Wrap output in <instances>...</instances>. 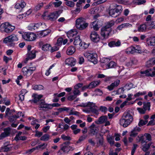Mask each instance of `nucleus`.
<instances>
[{
	"label": "nucleus",
	"instance_id": "1",
	"mask_svg": "<svg viewBox=\"0 0 155 155\" xmlns=\"http://www.w3.org/2000/svg\"><path fill=\"white\" fill-rule=\"evenodd\" d=\"M114 24V21L111 20L107 22L105 26L101 27V36L103 37L104 39H107L108 38L112 31L111 27L113 26Z\"/></svg>",
	"mask_w": 155,
	"mask_h": 155
},
{
	"label": "nucleus",
	"instance_id": "2",
	"mask_svg": "<svg viewBox=\"0 0 155 155\" xmlns=\"http://www.w3.org/2000/svg\"><path fill=\"white\" fill-rule=\"evenodd\" d=\"M133 120V116L129 110L123 114L120 120V124L124 127L125 128L129 125Z\"/></svg>",
	"mask_w": 155,
	"mask_h": 155
},
{
	"label": "nucleus",
	"instance_id": "3",
	"mask_svg": "<svg viewBox=\"0 0 155 155\" xmlns=\"http://www.w3.org/2000/svg\"><path fill=\"white\" fill-rule=\"evenodd\" d=\"M84 18L81 17L76 20V27L80 30H83L86 28L88 26V24L86 23L84 20Z\"/></svg>",
	"mask_w": 155,
	"mask_h": 155
},
{
	"label": "nucleus",
	"instance_id": "4",
	"mask_svg": "<svg viewBox=\"0 0 155 155\" xmlns=\"http://www.w3.org/2000/svg\"><path fill=\"white\" fill-rule=\"evenodd\" d=\"M84 55L88 61L93 63L94 64H95L97 63V55L96 53L91 54L89 53H85Z\"/></svg>",
	"mask_w": 155,
	"mask_h": 155
},
{
	"label": "nucleus",
	"instance_id": "5",
	"mask_svg": "<svg viewBox=\"0 0 155 155\" xmlns=\"http://www.w3.org/2000/svg\"><path fill=\"white\" fill-rule=\"evenodd\" d=\"M88 107H89V109L83 110V111L87 113H89L91 112L95 114H97L98 113V110L97 109L98 107L93 102V104H91Z\"/></svg>",
	"mask_w": 155,
	"mask_h": 155
},
{
	"label": "nucleus",
	"instance_id": "6",
	"mask_svg": "<svg viewBox=\"0 0 155 155\" xmlns=\"http://www.w3.org/2000/svg\"><path fill=\"white\" fill-rule=\"evenodd\" d=\"M1 25L3 27L4 31L7 33L11 32L15 28V26L12 25L9 22H5Z\"/></svg>",
	"mask_w": 155,
	"mask_h": 155
},
{
	"label": "nucleus",
	"instance_id": "7",
	"mask_svg": "<svg viewBox=\"0 0 155 155\" xmlns=\"http://www.w3.org/2000/svg\"><path fill=\"white\" fill-rule=\"evenodd\" d=\"M36 35L34 33L31 32H28L25 35H22L23 38L26 41H34L35 40L36 38Z\"/></svg>",
	"mask_w": 155,
	"mask_h": 155
},
{
	"label": "nucleus",
	"instance_id": "8",
	"mask_svg": "<svg viewBox=\"0 0 155 155\" xmlns=\"http://www.w3.org/2000/svg\"><path fill=\"white\" fill-rule=\"evenodd\" d=\"M90 38L91 41L94 43H97L100 40L99 35L95 31L91 32L90 34Z\"/></svg>",
	"mask_w": 155,
	"mask_h": 155
},
{
	"label": "nucleus",
	"instance_id": "9",
	"mask_svg": "<svg viewBox=\"0 0 155 155\" xmlns=\"http://www.w3.org/2000/svg\"><path fill=\"white\" fill-rule=\"evenodd\" d=\"M18 40L17 35L14 34L11 35L4 38V43L7 44L8 42H14Z\"/></svg>",
	"mask_w": 155,
	"mask_h": 155
},
{
	"label": "nucleus",
	"instance_id": "10",
	"mask_svg": "<svg viewBox=\"0 0 155 155\" xmlns=\"http://www.w3.org/2000/svg\"><path fill=\"white\" fill-rule=\"evenodd\" d=\"M76 62V60L73 58H67L65 61V64L71 67L74 66Z\"/></svg>",
	"mask_w": 155,
	"mask_h": 155
},
{
	"label": "nucleus",
	"instance_id": "11",
	"mask_svg": "<svg viewBox=\"0 0 155 155\" xmlns=\"http://www.w3.org/2000/svg\"><path fill=\"white\" fill-rule=\"evenodd\" d=\"M29 101L31 102V103L33 102L39 105L38 107L40 108H43V106H44V104L45 102L44 100H36V99L35 100H30Z\"/></svg>",
	"mask_w": 155,
	"mask_h": 155
},
{
	"label": "nucleus",
	"instance_id": "12",
	"mask_svg": "<svg viewBox=\"0 0 155 155\" xmlns=\"http://www.w3.org/2000/svg\"><path fill=\"white\" fill-rule=\"evenodd\" d=\"M26 3L23 0H21L19 3H17L15 6V8L16 9H20V11H21L22 9L24 8L26 5Z\"/></svg>",
	"mask_w": 155,
	"mask_h": 155
},
{
	"label": "nucleus",
	"instance_id": "13",
	"mask_svg": "<svg viewBox=\"0 0 155 155\" xmlns=\"http://www.w3.org/2000/svg\"><path fill=\"white\" fill-rule=\"evenodd\" d=\"M107 120V116H102L99 117L98 120L95 121V122L97 124H100L104 123Z\"/></svg>",
	"mask_w": 155,
	"mask_h": 155
},
{
	"label": "nucleus",
	"instance_id": "14",
	"mask_svg": "<svg viewBox=\"0 0 155 155\" xmlns=\"http://www.w3.org/2000/svg\"><path fill=\"white\" fill-rule=\"evenodd\" d=\"M120 82V80H117L114 81V82L111 83L110 85L108 86L107 87V88L110 91H111L115 87L118 86Z\"/></svg>",
	"mask_w": 155,
	"mask_h": 155
},
{
	"label": "nucleus",
	"instance_id": "15",
	"mask_svg": "<svg viewBox=\"0 0 155 155\" xmlns=\"http://www.w3.org/2000/svg\"><path fill=\"white\" fill-rule=\"evenodd\" d=\"M99 136L97 137V135L96 136V138L97 139V143L99 146H103L104 141L103 137L100 134H99Z\"/></svg>",
	"mask_w": 155,
	"mask_h": 155
},
{
	"label": "nucleus",
	"instance_id": "16",
	"mask_svg": "<svg viewBox=\"0 0 155 155\" xmlns=\"http://www.w3.org/2000/svg\"><path fill=\"white\" fill-rule=\"evenodd\" d=\"M74 149V148L70 146H64L61 147V150L64 152L68 153L69 151H73Z\"/></svg>",
	"mask_w": 155,
	"mask_h": 155
},
{
	"label": "nucleus",
	"instance_id": "17",
	"mask_svg": "<svg viewBox=\"0 0 155 155\" xmlns=\"http://www.w3.org/2000/svg\"><path fill=\"white\" fill-rule=\"evenodd\" d=\"M108 45L111 47L115 46L118 47L120 45L121 42L120 41L118 40L117 42L115 41H112L109 42L108 44Z\"/></svg>",
	"mask_w": 155,
	"mask_h": 155
},
{
	"label": "nucleus",
	"instance_id": "18",
	"mask_svg": "<svg viewBox=\"0 0 155 155\" xmlns=\"http://www.w3.org/2000/svg\"><path fill=\"white\" fill-rule=\"evenodd\" d=\"M47 17L48 20L51 21H54L57 18L54 12L50 13L49 15H47Z\"/></svg>",
	"mask_w": 155,
	"mask_h": 155
},
{
	"label": "nucleus",
	"instance_id": "19",
	"mask_svg": "<svg viewBox=\"0 0 155 155\" xmlns=\"http://www.w3.org/2000/svg\"><path fill=\"white\" fill-rule=\"evenodd\" d=\"M75 48L73 46H70L67 49L66 53L68 55H71L75 52Z\"/></svg>",
	"mask_w": 155,
	"mask_h": 155
},
{
	"label": "nucleus",
	"instance_id": "20",
	"mask_svg": "<svg viewBox=\"0 0 155 155\" xmlns=\"http://www.w3.org/2000/svg\"><path fill=\"white\" fill-rule=\"evenodd\" d=\"M155 64V58H153L150 59L146 62L147 67L149 68L152 67Z\"/></svg>",
	"mask_w": 155,
	"mask_h": 155
},
{
	"label": "nucleus",
	"instance_id": "21",
	"mask_svg": "<svg viewBox=\"0 0 155 155\" xmlns=\"http://www.w3.org/2000/svg\"><path fill=\"white\" fill-rule=\"evenodd\" d=\"M81 42L82 41L81 40L79 35H78L74 37L73 43L74 45H79L80 46Z\"/></svg>",
	"mask_w": 155,
	"mask_h": 155
},
{
	"label": "nucleus",
	"instance_id": "22",
	"mask_svg": "<svg viewBox=\"0 0 155 155\" xmlns=\"http://www.w3.org/2000/svg\"><path fill=\"white\" fill-rule=\"evenodd\" d=\"M10 146V144H8L5 145L4 147H1L0 150V152H7L11 150L12 147H9Z\"/></svg>",
	"mask_w": 155,
	"mask_h": 155
},
{
	"label": "nucleus",
	"instance_id": "23",
	"mask_svg": "<svg viewBox=\"0 0 155 155\" xmlns=\"http://www.w3.org/2000/svg\"><path fill=\"white\" fill-rule=\"evenodd\" d=\"M45 31H46V33H44V35L43 36V37L45 36L46 35H48L49 34L51 31V30L49 29H45L44 30H42L41 31V32H40L39 34H37V36H39L41 37L44 34V32H45Z\"/></svg>",
	"mask_w": 155,
	"mask_h": 155
},
{
	"label": "nucleus",
	"instance_id": "24",
	"mask_svg": "<svg viewBox=\"0 0 155 155\" xmlns=\"http://www.w3.org/2000/svg\"><path fill=\"white\" fill-rule=\"evenodd\" d=\"M36 52H37V51L35 50H32L31 51L28 52L26 55L28 56L29 55V57L31 58V60H32L35 58L36 53Z\"/></svg>",
	"mask_w": 155,
	"mask_h": 155
},
{
	"label": "nucleus",
	"instance_id": "25",
	"mask_svg": "<svg viewBox=\"0 0 155 155\" xmlns=\"http://www.w3.org/2000/svg\"><path fill=\"white\" fill-rule=\"evenodd\" d=\"M78 32L75 29H71L67 33V35L68 38L73 37L75 35H76Z\"/></svg>",
	"mask_w": 155,
	"mask_h": 155
},
{
	"label": "nucleus",
	"instance_id": "26",
	"mask_svg": "<svg viewBox=\"0 0 155 155\" xmlns=\"http://www.w3.org/2000/svg\"><path fill=\"white\" fill-rule=\"evenodd\" d=\"M129 50V52L131 54H134L135 53H140L141 52L139 51V50H137V49L135 48V47H134V46H131L129 47L128 48Z\"/></svg>",
	"mask_w": 155,
	"mask_h": 155
},
{
	"label": "nucleus",
	"instance_id": "27",
	"mask_svg": "<svg viewBox=\"0 0 155 155\" xmlns=\"http://www.w3.org/2000/svg\"><path fill=\"white\" fill-rule=\"evenodd\" d=\"M147 29V25L145 24L140 25L137 31L139 32L145 31Z\"/></svg>",
	"mask_w": 155,
	"mask_h": 155
},
{
	"label": "nucleus",
	"instance_id": "28",
	"mask_svg": "<svg viewBox=\"0 0 155 155\" xmlns=\"http://www.w3.org/2000/svg\"><path fill=\"white\" fill-rule=\"evenodd\" d=\"M109 15L111 16L112 17L115 18L118 15H115V10L113 8H111L110 7L109 8Z\"/></svg>",
	"mask_w": 155,
	"mask_h": 155
},
{
	"label": "nucleus",
	"instance_id": "29",
	"mask_svg": "<svg viewBox=\"0 0 155 155\" xmlns=\"http://www.w3.org/2000/svg\"><path fill=\"white\" fill-rule=\"evenodd\" d=\"M132 2L134 4L136 5H144L146 2V1L145 0H133Z\"/></svg>",
	"mask_w": 155,
	"mask_h": 155
},
{
	"label": "nucleus",
	"instance_id": "30",
	"mask_svg": "<svg viewBox=\"0 0 155 155\" xmlns=\"http://www.w3.org/2000/svg\"><path fill=\"white\" fill-rule=\"evenodd\" d=\"M51 47L50 45L46 43L42 46L41 49L44 51H48L49 50V48Z\"/></svg>",
	"mask_w": 155,
	"mask_h": 155
},
{
	"label": "nucleus",
	"instance_id": "31",
	"mask_svg": "<svg viewBox=\"0 0 155 155\" xmlns=\"http://www.w3.org/2000/svg\"><path fill=\"white\" fill-rule=\"evenodd\" d=\"M116 66V63L113 61H111L106 65V68H114Z\"/></svg>",
	"mask_w": 155,
	"mask_h": 155
},
{
	"label": "nucleus",
	"instance_id": "32",
	"mask_svg": "<svg viewBox=\"0 0 155 155\" xmlns=\"http://www.w3.org/2000/svg\"><path fill=\"white\" fill-rule=\"evenodd\" d=\"M100 84V82L98 81H93L91 82L88 85L89 86V89L94 88Z\"/></svg>",
	"mask_w": 155,
	"mask_h": 155
},
{
	"label": "nucleus",
	"instance_id": "33",
	"mask_svg": "<svg viewBox=\"0 0 155 155\" xmlns=\"http://www.w3.org/2000/svg\"><path fill=\"white\" fill-rule=\"evenodd\" d=\"M149 45L151 46H155V37H150L149 39Z\"/></svg>",
	"mask_w": 155,
	"mask_h": 155
},
{
	"label": "nucleus",
	"instance_id": "34",
	"mask_svg": "<svg viewBox=\"0 0 155 155\" xmlns=\"http://www.w3.org/2000/svg\"><path fill=\"white\" fill-rule=\"evenodd\" d=\"M49 139V135L47 134H45L42 136L40 139L41 140L46 141Z\"/></svg>",
	"mask_w": 155,
	"mask_h": 155
},
{
	"label": "nucleus",
	"instance_id": "35",
	"mask_svg": "<svg viewBox=\"0 0 155 155\" xmlns=\"http://www.w3.org/2000/svg\"><path fill=\"white\" fill-rule=\"evenodd\" d=\"M70 108L69 107H64L62 108H57L55 110H58L59 113H61L62 112L64 111H66L67 112H68V111L69 110Z\"/></svg>",
	"mask_w": 155,
	"mask_h": 155
},
{
	"label": "nucleus",
	"instance_id": "36",
	"mask_svg": "<svg viewBox=\"0 0 155 155\" xmlns=\"http://www.w3.org/2000/svg\"><path fill=\"white\" fill-rule=\"evenodd\" d=\"M93 104V102H88L87 103H82L81 104H79L77 106V107H88V106L91 105V104Z\"/></svg>",
	"mask_w": 155,
	"mask_h": 155
},
{
	"label": "nucleus",
	"instance_id": "37",
	"mask_svg": "<svg viewBox=\"0 0 155 155\" xmlns=\"http://www.w3.org/2000/svg\"><path fill=\"white\" fill-rule=\"evenodd\" d=\"M43 96L41 94L38 95L37 94H34L32 95V97H34L33 100H35V99L36 100H41V99L42 97Z\"/></svg>",
	"mask_w": 155,
	"mask_h": 155
},
{
	"label": "nucleus",
	"instance_id": "38",
	"mask_svg": "<svg viewBox=\"0 0 155 155\" xmlns=\"http://www.w3.org/2000/svg\"><path fill=\"white\" fill-rule=\"evenodd\" d=\"M65 4L67 5L71 8L74 7L75 5L74 2L71 1L66 2Z\"/></svg>",
	"mask_w": 155,
	"mask_h": 155
},
{
	"label": "nucleus",
	"instance_id": "39",
	"mask_svg": "<svg viewBox=\"0 0 155 155\" xmlns=\"http://www.w3.org/2000/svg\"><path fill=\"white\" fill-rule=\"evenodd\" d=\"M151 68L147 69L144 71H141L140 73L141 74H145L146 76L149 77L150 76H148V75L150 74V73H149L150 71H151Z\"/></svg>",
	"mask_w": 155,
	"mask_h": 155
},
{
	"label": "nucleus",
	"instance_id": "40",
	"mask_svg": "<svg viewBox=\"0 0 155 155\" xmlns=\"http://www.w3.org/2000/svg\"><path fill=\"white\" fill-rule=\"evenodd\" d=\"M148 122V120L144 121L143 120L141 119L138 123V125L139 127H141L146 124Z\"/></svg>",
	"mask_w": 155,
	"mask_h": 155
},
{
	"label": "nucleus",
	"instance_id": "41",
	"mask_svg": "<svg viewBox=\"0 0 155 155\" xmlns=\"http://www.w3.org/2000/svg\"><path fill=\"white\" fill-rule=\"evenodd\" d=\"M44 87L42 85H35L33 89L35 90H40L43 89Z\"/></svg>",
	"mask_w": 155,
	"mask_h": 155
},
{
	"label": "nucleus",
	"instance_id": "42",
	"mask_svg": "<svg viewBox=\"0 0 155 155\" xmlns=\"http://www.w3.org/2000/svg\"><path fill=\"white\" fill-rule=\"evenodd\" d=\"M138 138H139V141H141V143L143 144L144 143H145V144H146L147 142L146 141V140L145 139V138L144 137V136L142 135L140 137L139 136H138Z\"/></svg>",
	"mask_w": 155,
	"mask_h": 155
},
{
	"label": "nucleus",
	"instance_id": "43",
	"mask_svg": "<svg viewBox=\"0 0 155 155\" xmlns=\"http://www.w3.org/2000/svg\"><path fill=\"white\" fill-rule=\"evenodd\" d=\"M4 133L7 134L9 136L10 135L11 131V128L8 127L6 128H5L3 129Z\"/></svg>",
	"mask_w": 155,
	"mask_h": 155
},
{
	"label": "nucleus",
	"instance_id": "44",
	"mask_svg": "<svg viewBox=\"0 0 155 155\" xmlns=\"http://www.w3.org/2000/svg\"><path fill=\"white\" fill-rule=\"evenodd\" d=\"M61 138L64 140H71V138L69 136H66L65 134H63L61 135Z\"/></svg>",
	"mask_w": 155,
	"mask_h": 155
},
{
	"label": "nucleus",
	"instance_id": "45",
	"mask_svg": "<svg viewBox=\"0 0 155 155\" xmlns=\"http://www.w3.org/2000/svg\"><path fill=\"white\" fill-rule=\"evenodd\" d=\"M89 45V44H86L84 42H82L80 46L81 47V48L83 49H85L88 47Z\"/></svg>",
	"mask_w": 155,
	"mask_h": 155
},
{
	"label": "nucleus",
	"instance_id": "46",
	"mask_svg": "<svg viewBox=\"0 0 155 155\" xmlns=\"http://www.w3.org/2000/svg\"><path fill=\"white\" fill-rule=\"evenodd\" d=\"M87 137V135H85L84 134L83 135H82V136H81L79 137L78 141L77 142V143H80L81 142V141H83Z\"/></svg>",
	"mask_w": 155,
	"mask_h": 155
},
{
	"label": "nucleus",
	"instance_id": "47",
	"mask_svg": "<svg viewBox=\"0 0 155 155\" xmlns=\"http://www.w3.org/2000/svg\"><path fill=\"white\" fill-rule=\"evenodd\" d=\"M15 132H18V134H16V136L14 138V140L17 142L19 141L18 138L20 137V136L22 134V132L21 131L18 132L17 130Z\"/></svg>",
	"mask_w": 155,
	"mask_h": 155
},
{
	"label": "nucleus",
	"instance_id": "48",
	"mask_svg": "<svg viewBox=\"0 0 155 155\" xmlns=\"http://www.w3.org/2000/svg\"><path fill=\"white\" fill-rule=\"evenodd\" d=\"M94 92H96V95L97 96H101L103 94L102 90L98 88L96 89Z\"/></svg>",
	"mask_w": 155,
	"mask_h": 155
},
{
	"label": "nucleus",
	"instance_id": "49",
	"mask_svg": "<svg viewBox=\"0 0 155 155\" xmlns=\"http://www.w3.org/2000/svg\"><path fill=\"white\" fill-rule=\"evenodd\" d=\"M135 128L131 132V134H130V136L132 137H136L138 134V133L135 131Z\"/></svg>",
	"mask_w": 155,
	"mask_h": 155
},
{
	"label": "nucleus",
	"instance_id": "50",
	"mask_svg": "<svg viewBox=\"0 0 155 155\" xmlns=\"http://www.w3.org/2000/svg\"><path fill=\"white\" fill-rule=\"evenodd\" d=\"M63 38H62L60 37L59 38L57 41L56 43V45L58 46L61 45L63 41Z\"/></svg>",
	"mask_w": 155,
	"mask_h": 155
},
{
	"label": "nucleus",
	"instance_id": "51",
	"mask_svg": "<svg viewBox=\"0 0 155 155\" xmlns=\"http://www.w3.org/2000/svg\"><path fill=\"white\" fill-rule=\"evenodd\" d=\"M43 108H47L49 109H51L53 107L51 104H47L45 103L43 106Z\"/></svg>",
	"mask_w": 155,
	"mask_h": 155
},
{
	"label": "nucleus",
	"instance_id": "52",
	"mask_svg": "<svg viewBox=\"0 0 155 155\" xmlns=\"http://www.w3.org/2000/svg\"><path fill=\"white\" fill-rule=\"evenodd\" d=\"M43 6V3L41 2L38 4L35 7V9L36 11L40 10Z\"/></svg>",
	"mask_w": 155,
	"mask_h": 155
},
{
	"label": "nucleus",
	"instance_id": "53",
	"mask_svg": "<svg viewBox=\"0 0 155 155\" xmlns=\"http://www.w3.org/2000/svg\"><path fill=\"white\" fill-rule=\"evenodd\" d=\"M143 109L146 110L147 109V107L149 105H150V102H144L143 103Z\"/></svg>",
	"mask_w": 155,
	"mask_h": 155
},
{
	"label": "nucleus",
	"instance_id": "54",
	"mask_svg": "<svg viewBox=\"0 0 155 155\" xmlns=\"http://www.w3.org/2000/svg\"><path fill=\"white\" fill-rule=\"evenodd\" d=\"M144 136L146 137V140H147L149 141H151L152 140L151 136L150 134L148 133H145Z\"/></svg>",
	"mask_w": 155,
	"mask_h": 155
},
{
	"label": "nucleus",
	"instance_id": "55",
	"mask_svg": "<svg viewBox=\"0 0 155 155\" xmlns=\"http://www.w3.org/2000/svg\"><path fill=\"white\" fill-rule=\"evenodd\" d=\"M53 4L54 5L55 8H57L59 7L62 4V2L61 1L58 2H53Z\"/></svg>",
	"mask_w": 155,
	"mask_h": 155
},
{
	"label": "nucleus",
	"instance_id": "56",
	"mask_svg": "<svg viewBox=\"0 0 155 155\" xmlns=\"http://www.w3.org/2000/svg\"><path fill=\"white\" fill-rule=\"evenodd\" d=\"M137 110H138V112L139 113L141 114H145L146 112V111L145 110L142 108L138 107L137 108Z\"/></svg>",
	"mask_w": 155,
	"mask_h": 155
},
{
	"label": "nucleus",
	"instance_id": "57",
	"mask_svg": "<svg viewBox=\"0 0 155 155\" xmlns=\"http://www.w3.org/2000/svg\"><path fill=\"white\" fill-rule=\"evenodd\" d=\"M35 136L38 137H41L43 134L42 132H39L37 130H36L35 131Z\"/></svg>",
	"mask_w": 155,
	"mask_h": 155
},
{
	"label": "nucleus",
	"instance_id": "58",
	"mask_svg": "<svg viewBox=\"0 0 155 155\" xmlns=\"http://www.w3.org/2000/svg\"><path fill=\"white\" fill-rule=\"evenodd\" d=\"M8 136H9L5 133H4V132H2L0 134V140H2L5 137Z\"/></svg>",
	"mask_w": 155,
	"mask_h": 155
},
{
	"label": "nucleus",
	"instance_id": "59",
	"mask_svg": "<svg viewBox=\"0 0 155 155\" xmlns=\"http://www.w3.org/2000/svg\"><path fill=\"white\" fill-rule=\"evenodd\" d=\"M96 22V21H94L92 22V25H93V28L94 29V30L97 31L99 29V27L98 26V25L97 24H96L95 25H94V24Z\"/></svg>",
	"mask_w": 155,
	"mask_h": 155
},
{
	"label": "nucleus",
	"instance_id": "60",
	"mask_svg": "<svg viewBox=\"0 0 155 155\" xmlns=\"http://www.w3.org/2000/svg\"><path fill=\"white\" fill-rule=\"evenodd\" d=\"M65 94V92H62L59 94H58V93L54 94V96H56L57 95L58 97H61L64 96Z\"/></svg>",
	"mask_w": 155,
	"mask_h": 155
},
{
	"label": "nucleus",
	"instance_id": "61",
	"mask_svg": "<svg viewBox=\"0 0 155 155\" xmlns=\"http://www.w3.org/2000/svg\"><path fill=\"white\" fill-rule=\"evenodd\" d=\"M155 121L154 120H150L149 121L148 123L147 124V126H153L155 125Z\"/></svg>",
	"mask_w": 155,
	"mask_h": 155
},
{
	"label": "nucleus",
	"instance_id": "62",
	"mask_svg": "<svg viewBox=\"0 0 155 155\" xmlns=\"http://www.w3.org/2000/svg\"><path fill=\"white\" fill-rule=\"evenodd\" d=\"M77 97V96L74 95H71L69 96L68 98L67 99L69 101H72L75 98Z\"/></svg>",
	"mask_w": 155,
	"mask_h": 155
},
{
	"label": "nucleus",
	"instance_id": "63",
	"mask_svg": "<svg viewBox=\"0 0 155 155\" xmlns=\"http://www.w3.org/2000/svg\"><path fill=\"white\" fill-rule=\"evenodd\" d=\"M100 110L101 112H105L107 110V108L106 107L101 106L100 107Z\"/></svg>",
	"mask_w": 155,
	"mask_h": 155
},
{
	"label": "nucleus",
	"instance_id": "64",
	"mask_svg": "<svg viewBox=\"0 0 155 155\" xmlns=\"http://www.w3.org/2000/svg\"><path fill=\"white\" fill-rule=\"evenodd\" d=\"M75 90L73 91L74 95L75 96L80 95V92L78 89H74Z\"/></svg>",
	"mask_w": 155,
	"mask_h": 155
}]
</instances>
